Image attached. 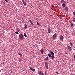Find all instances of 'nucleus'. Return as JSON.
<instances>
[{
	"mask_svg": "<svg viewBox=\"0 0 75 75\" xmlns=\"http://www.w3.org/2000/svg\"><path fill=\"white\" fill-rule=\"evenodd\" d=\"M62 6H63V7H66V5H65V4H62Z\"/></svg>",
	"mask_w": 75,
	"mask_h": 75,
	"instance_id": "4468645a",
	"label": "nucleus"
},
{
	"mask_svg": "<svg viewBox=\"0 0 75 75\" xmlns=\"http://www.w3.org/2000/svg\"><path fill=\"white\" fill-rule=\"evenodd\" d=\"M48 28V32L49 33H51V29L49 28Z\"/></svg>",
	"mask_w": 75,
	"mask_h": 75,
	"instance_id": "1a4fd4ad",
	"label": "nucleus"
},
{
	"mask_svg": "<svg viewBox=\"0 0 75 75\" xmlns=\"http://www.w3.org/2000/svg\"><path fill=\"white\" fill-rule=\"evenodd\" d=\"M60 40L61 41H63L64 40V37L62 36V35H61L59 36Z\"/></svg>",
	"mask_w": 75,
	"mask_h": 75,
	"instance_id": "7ed1b4c3",
	"label": "nucleus"
},
{
	"mask_svg": "<svg viewBox=\"0 0 75 75\" xmlns=\"http://www.w3.org/2000/svg\"><path fill=\"white\" fill-rule=\"evenodd\" d=\"M32 71H33V72H34V71H35V69H33V70Z\"/></svg>",
	"mask_w": 75,
	"mask_h": 75,
	"instance_id": "bb28decb",
	"label": "nucleus"
},
{
	"mask_svg": "<svg viewBox=\"0 0 75 75\" xmlns=\"http://www.w3.org/2000/svg\"><path fill=\"white\" fill-rule=\"evenodd\" d=\"M19 55H20V56H22V54L21 53H19Z\"/></svg>",
	"mask_w": 75,
	"mask_h": 75,
	"instance_id": "b1692460",
	"label": "nucleus"
},
{
	"mask_svg": "<svg viewBox=\"0 0 75 75\" xmlns=\"http://www.w3.org/2000/svg\"><path fill=\"white\" fill-rule=\"evenodd\" d=\"M67 47V48H68V50H69V51H71L72 50V48H71V47L69 45H68Z\"/></svg>",
	"mask_w": 75,
	"mask_h": 75,
	"instance_id": "20e7f679",
	"label": "nucleus"
},
{
	"mask_svg": "<svg viewBox=\"0 0 75 75\" xmlns=\"http://www.w3.org/2000/svg\"><path fill=\"white\" fill-rule=\"evenodd\" d=\"M56 74H59V73H58V71H56Z\"/></svg>",
	"mask_w": 75,
	"mask_h": 75,
	"instance_id": "c756f323",
	"label": "nucleus"
},
{
	"mask_svg": "<svg viewBox=\"0 0 75 75\" xmlns=\"http://www.w3.org/2000/svg\"><path fill=\"white\" fill-rule=\"evenodd\" d=\"M46 68H47V69H48V66H46Z\"/></svg>",
	"mask_w": 75,
	"mask_h": 75,
	"instance_id": "72a5a7b5",
	"label": "nucleus"
},
{
	"mask_svg": "<svg viewBox=\"0 0 75 75\" xmlns=\"http://www.w3.org/2000/svg\"><path fill=\"white\" fill-rule=\"evenodd\" d=\"M65 10L66 11H68V10L69 9V8H68V7H66L65 8Z\"/></svg>",
	"mask_w": 75,
	"mask_h": 75,
	"instance_id": "9d476101",
	"label": "nucleus"
},
{
	"mask_svg": "<svg viewBox=\"0 0 75 75\" xmlns=\"http://www.w3.org/2000/svg\"><path fill=\"white\" fill-rule=\"evenodd\" d=\"M19 39L21 40H23L24 39V36L21 34H20L19 35Z\"/></svg>",
	"mask_w": 75,
	"mask_h": 75,
	"instance_id": "f257e3e1",
	"label": "nucleus"
},
{
	"mask_svg": "<svg viewBox=\"0 0 75 75\" xmlns=\"http://www.w3.org/2000/svg\"><path fill=\"white\" fill-rule=\"evenodd\" d=\"M38 74H39V75H44V72H43V71H38Z\"/></svg>",
	"mask_w": 75,
	"mask_h": 75,
	"instance_id": "f03ea898",
	"label": "nucleus"
},
{
	"mask_svg": "<svg viewBox=\"0 0 75 75\" xmlns=\"http://www.w3.org/2000/svg\"><path fill=\"white\" fill-rule=\"evenodd\" d=\"M61 3H62V4H66V3H67V2L65 1L64 0H62L61 1Z\"/></svg>",
	"mask_w": 75,
	"mask_h": 75,
	"instance_id": "423d86ee",
	"label": "nucleus"
},
{
	"mask_svg": "<svg viewBox=\"0 0 75 75\" xmlns=\"http://www.w3.org/2000/svg\"><path fill=\"white\" fill-rule=\"evenodd\" d=\"M48 57H47L45 58V60H47V61H48Z\"/></svg>",
	"mask_w": 75,
	"mask_h": 75,
	"instance_id": "5701e85b",
	"label": "nucleus"
},
{
	"mask_svg": "<svg viewBox=\"0 0 75 75\" xmlns=\"http://www.w3.org/2000/svg\"><path fill=\"white\" fill-rule=\"evenodd\" d=\"M4 4H5L4 3Z\"/></svg>",
	"mask_w": 75,
	"mask_h": 75,
	"instance_id": "ea45409f",
	"label": "nucleus"
},
{
	"mask_svg": "<svg viewBox=\"0 0 75 75\" xmlns=\"http://www.w3.org/2000/svg\"><path fill=\"white\" fill-rule=\"evenodd\" d=\"M70 45L71 47H72L73 46V44L72 43V42H70L69 44Z\"/></svg>",
	"mask_w": 75,
	"mask_h": 75,
	"instance_id": "2eb2a0df",
	"label": "nucleus"
},
{
	"mask_svg": "<svg viewBox=\"0 0 75 75\" xmlns=\"http://www.w3.org/2000/svg\"><path fill=\"white\" fill-rule=\"evenodd\" d=\"M3 64H4H4H4V63H3Z\"/></svg>",
	"mask_w": 75,
	"mask_h": 75,
	"instance_id": "e433bc0d",
	"label": "nucleus"
},
{
	"mask_svg": "<svg viewBox=\"0 0 75 75\" xmlns=\"http://www.w3.org/2000/svg\"><path fill=\"white\" fill-rule=\"evenodd\" d=\"M40 52L42 54H43V53H44V50H43V49H41L40 50Z\"/></svg>",
	"mask_w": 75,
	"mask_h": 75,
	"instance_id": "0eeeda50",
	"label": "nucleus"
},
{
	"mask_svg": "<svg viewBox=\"0 0 75 75\" xmlns=\"http://www.w3.org/2000/svg\"><path fill=\"white\" fill-rule=\"evenodd\" d=\"M73 15L74 16H75V11L73 12Z\"/></svg>",
	"mask_w": 75,
	"mask_h": 75,
	"instance_id": "cd10ccee",
	"label": "nucleus"
},
{
	"mask_svg": "<svg viewBox=\"0 0 75 75\" xmlns=\"http://www.w3.org/2000/svg\"><path fill=\"white\" fill-rule=\"evenodd\" d=\"M29 21L30 22V23L32 22V21H31V20H29Z\"/></svg>",
	"mask_w": 75,
	"mask_h": 75,
	"instance_id": "473e14b6",
	"label": "nucleus"
},
{
	"mask_svg": "<svg viewBox=\"0 0 75 75\" xmlns=\"http://www.w3.org/2000/svg\"><path fill=\"white\" fill-rule=\"evenodd\" d=\"M48 57H51V54L50 53H49L48 54Z\"/></svg>",
	"mask_w": 75,
	"mask_h": 75,
	"instance_id": "6ab92c4d",
	"label": "nucleus"
},
{
	"mask_svg": "<svg viewBox=\"0 0 75 75\" xmlns=\"http://www.w3.org/2000/svg\"><path fill=\"white\" fill-rule=\"evenodd\" d=\"M22 1H23V4L25 6H26V3H25V1L24 0H22Z\"/></svg>",
	"mask_w": 75,
	"mask_h": 75,
	"instance_id": "6e6552de",
	"label": "nucleus"
},
{
	"mask_svg": "<svg viewBox=\"0 0 75 75\" xmlns=\"http://www.w3.org/2000/svg\"><path fill=\"white\" fill-rule=\"evenodd\" d=\"M72 21L74 22H75V17L73 19Z\"/></svg>",
	"mask_w": 75,
	"mask_h": 75,
	"instance_id": "dca6fc26",
	"label": "nucleus"
},
{
	"mask_svg": "<svg viewBox=\"0 0 75 75\" xmlns=\"http://www.w3.org/2000/svg\"><path fill=\"white\" fill-rule=\"evenodd\" d=\"M65 54H67V53H65Z\"/></svg>",
	"mask_w": 75,
	"mask_h": 75,
	"instance_id": "58836bf2",
	"label": "nucleus"
},
{
	"mask_svg": "<svg viewBox=\"0 0 75 75\" xmlns=\"http://www.w3.org/2000/svg\"><path fill=\"white\" fill-rule=\"evenodd\" d=\"M74 59H75V55H74Z\"/></svg>",
	"mask_w": 75,
	"mask_h": 75,
	"instance_id": "c9c22d12",
	"label": "nucleus"
},
{
	"mask_svg": "<svg viewBox=\"0 0 75 75\" xmlns=\"http://www.w3.org/2000/svg\"><path fill=\"white\" fill-rule=\"evenodd\" d=\"M16 30L18 32H20V29L19 28H17L16 29Z\"/></svg>",
	"mask_w": 75,
	"mask_h": 75,
	"instance_id": "ddd939ff",
	"label": "nucleus"
},
{
	"mask_svg": "<svg viewBox=\"0 0 75 75\" xmlns=\"http://www.w3.org/2000/svg\"><path fill=\"white\" fill-rule=\"evenodd\" d=\"M45 67L48 66V62H45Z\"/></svg>",
	"mask_w": 75,
	"mask_h": 75,
	"instance_id": "9b49d317",
	"label": "nucleus"
},
{
	"mask_svg": "<svg viewBox=\"0 0 75 75\" xmlns=\"http://www.w3.org/2000/svg\"><path fill=\"white\" fill-rule=\"evenodd\" d=\"M30 23H31V24H32V25H34V24L33 23V22H31Z\"/></svg>",
	"mask_w": 75,
	"mask_h": 75,
	"instance_id": "c85d7f7f",
	"label": "nucleus"
},
{
	"mask_svg": "<svg viewBox=\"0 0 75 75\" xmlns=\"http://www.w3.org/2000/svg\"><path fill=\"white\" fill-rule=\"evenodd\" d=\"M73 24H74V23L72 22L71 23L70 25H71V27H73Z\"/></svg>",
	"mask_w": 75,
	"mask_h": 75,
	"instance_id": "a211bd4d",
	"label": "nucleus"
},
{
	"mask_svg": "<svg viewBox=\"0 0 75 75\" xmlns=\"http://www.w3.org/2000/svg\"><path fill=\"white\" fill-rule=\"evenodd\" d=\"M37 24L38 25H40V23H38V22H37Z\"/></svg>",
	"mask_w": 75,
	"mask_h": 75,
	"instance_id": "393cba45",
	"label": "nucleus"
},
{
	"mask_svg": "<svg viewBox=\"0 0 75 75\" xmlns=\"http://www.w3.org/2000/svg\"><path fill=\"white\" fill-rule=\"evenodd\" d=\"M15 33H16V34H18V32H15Z\"/></svg>",
	"mask_w": 75,
	"mask_h": 75,
	"instance_id": "a878e982",
	"label": "nucleus"
},
{
	"mask_svg": "<svg viewBox=\"0 0 75 75\" xmlns=\"http://www.w3.org/2000/svg\"><path fill=\"white\" fill-rule=\"evenodd\" d=\"M25 28L26 29H27V25L25 24Z\"/></svg>",
	"mask_w": 75,
	"mask_h": 75,
	"instance_id": "aec40b11",
	"label": "nucleus"
},
{
	"mask_svg": "<svg viewBox=\"0 0 75 75\" xmlns=\"http://www.w3.org/2000/svg\"><path fill=\"white\" fill-rule=\"evenodd\" d=\"M52 8H54V6H53V5H52Z\"/></svg>",
	"mask_w": 75,
	"mask_h": 75,
	"instance_id": "f704fd0d",
	"label": "nucleus"
},
{
	"mask_svg": "<svg viewBox=\"0 0 75 75\" xmlns=\"http://www.w3.org/2000/svg\"><path fill=\"white\" fill-rule=\"evenodd\" d=\"M5 0V1L6 2V3H7L8 2V1H7V0Z\"/></svg>",
	"mask_w": 75,
	"mask_h": 75,
	"instance_id": "7c9ffc66",
	"label": "nucleus"
},
{
	"mask_svg": "<svg viewBox=\"0 0 75 75\" xmlns=\"http://www.w3.org/2000/svg\"><path fill=\"white\" fill-rule=\"evenodd\" d=\"M24 36L25 37H27V35H26V34L25 33H24Z\"/></svg>",
	"mask_w": 75,
	"mask_h": 75,
	"instance_id": "4be33fe9",
	"label": "nucleus"
},
{
	"mask_svg": "<svg viewBox=\"0 0 75 75\" xmlns=\"http://www.w3.org/2000/svg\"><path fill=\"white\" fill-rule=\"evenodd\" d=\"M50 53L52 55H54V53L52 51L50 52Z\"/></svg>",
	"mask_w": 75,
	"mask_h": 75,
	"instance_id": "f8f14e48",
	"label": "nucleus"
},
{
	"mask_svg": "<svg viewBox=\"0 0 75 75\" xmlns=\"http://www.w3.org/2000/svg\"><path fill=\"white\" fill-rule=\"evenodd\" d=\"M57 35L56 33L54 34L52 36V38L53 39H55V38L57 37Z\"/></svg>",
	"mask_w": 75,
	"mask_h": 75,
	"instance_id": "39448f33",
	"label": "nucleus"
},
{
	"mask_svg": "<svg viewBox=\"0 0 75 75\" xmlns=\"http://www.w3.org/2000/svg\"><path fill=\"white\" fill-rule=\"evenodd\" d=\"M59 16H60V17H61V15H59Z\"/></svg>",
	"mask_w": 75,
	"mask_h": 75,
	"instance_id": "4c0bfd02",
	"label": "nucleus"
},
{
	"mask_svg": "<svg viewBox=\"0 0 75 75\" xmlns=\"http://www.w3.org/2000/svg\"><path fill=\"white\" fill-rule=\"evenodd\" d=\"M29 68H30V70H31L32 71L33 69L32 67H30Z\"/></svg>",
	"mask_w": 75,
	"mask_h": 75,
	"instance_id": "412c9836",
	"label": "nucleus"
},
{
	"mask_svg": "<svg viewBox=\"0 0 75 75\" xmlns=\"http://www.w3.org/2000/svg\"><path fill=\"white\" fill-rule=\"evenodd\" d=\"M36 20H37V21H38L39 19H38V18H36Z\"/></svg>",
	"mask_w": 75,
	"mask_h": 75,
	"instance_id": "2f4dec72",
	"label": "nucleus"
},
{
	"mask_svg": "<svg viewBox=\"0 0 75 75\" xmlns=\"http://www.w3.org/2000/svg\"><path fill=\"white\" fill-rule=\"evenodd\" d=\"M51 58L52 59H54L55 58V57H54V55H52L51 56Z\"/></svg>",
	"mask_w": 75,
	"mask_h": 75,
	"instance_id": "f3484780",
	"label": "nucleus"
}]
</instances>
